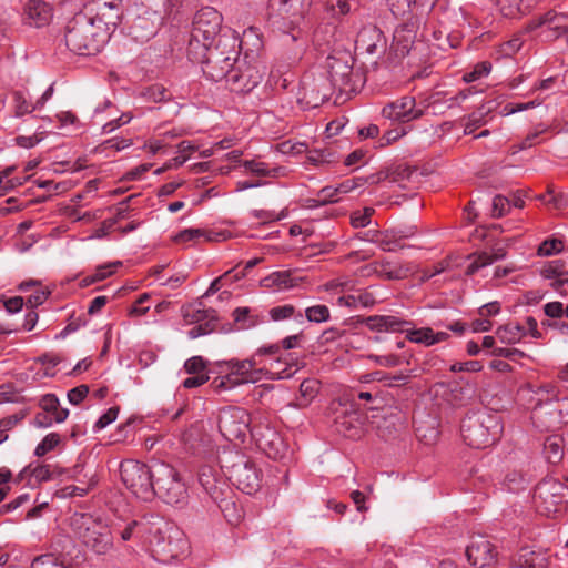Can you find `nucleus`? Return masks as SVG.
Wrapping results in <instances>:
<instances>
[{
    "instance_id": "obj_27",
    "label": "nucleus",
    "mask_w": 568,
    "mask_h": 568,
    "mask_svg": "<svg viewBox=\"0 0 568 568\" xmlns=\"http://www.w3.org/2000/svg\"><path fill=\"white\" fill-rule=\"evenodd\" d=\"M327 72L329 75L331 84L334 88H339L342 90L349 82L352 67L348 64L347 61H343L334 57H328Z\"/></svg>"
},
{
    "instance_id": "obj_41",
    "label": "nucleus",
    "mask_w": 568,
    "mask_h": 568,
    "mask_svg": "<svg viewBox=\"0 0 568 568\" xmlns=\"http://www.w3.org/2000/svg\"><path fill=\"white\" fill-rule=\"evenodd\" d=\"M13 112L17 118H21L26 114L32 113L36 109V102L31 103L27 100V98L21 92L13 93Z\"/></svg>"
},
{
    "instance_id": "obj_60",
    "label": "nucleus",
    "mask_w": 568,
    "mask_h": 568,
    "mask_svg": "<svg viewBox=\"0 0 568 568\" xmlns=\"http://www.w3.org/2000/svg\"><path fill=\"white\" fill-rule=\"evenodd\" d=\"M523 45V41L520 38L516 37V38H513L510 39L509 41H506L504 42L501 45H500V54L503 57H511L514 55L516 52L519 51V49L521 48Z\"/></svg>"
},
{
    "instance_id": "obj_37",
    "label": "nucleus",
    "mask_w": 568,
    "mask_h": 568,
    "mask_svg": "<svg viewBox=\"0 0 568 568\" xmlns=\"http://www.w3.org/2000/svg\"><path fill=\"white\" fill-rule=\"evenodd\" d=\"M251 434L255 438L258 447H262L264 443L282 438V436L267 424L254 425L251 429Z\"/></svg>"
},
{
    "instance_id": "obj_17",
    "label": "nucleus",
    "mask_w": 568,
    "mask_h": 568,
    "mask_svg": "<svg viewBox=\"0 0 568 568\" xmlns=\"http://www.w3.org/2000/svg\"><path fill=\"white\" fill-rule=\"evenodd\" d=\"M420 20L410 17L402 22L394 31L393 45L397 55L405 57L408 54L414 43L419 37ZM420 37H423L420 34Z\"/></svg>"
},
{
    "instance_id": "obj_5",
    "label": "nucleus",
    "mask_w": 568,
    "mask_h": 568,
    "mask_svg": "<svg viewBox=\"0 0 568 568\" xmlns=\"http://www.w3.org/2000/svg\"><path fill=\"white\" fill-rule=\"evenodd\" d=\"M121 479L138 498L149 501L154 497L155 463L148 465L136 460H125L120 466Z\"/></svg>"
},
{
    "instance_id": "obj_29",
    "label": "nucleus",
    "mask_w": 568,
    "mask_h": 568,
    "mask_svg": "<svg viewBox=\"0 0 568 568\" xmlns=\"http://www.w3.org/2000/svg\"><path fill=\"white\" fill-rule=\"evenodd\" d=\"M230 493H225V495L221 496L219 500H214L225 519L233 526L240 524L243 518V509L241 506L233 500L232 497H229Z\"/></svg>"
},
{
    "instance_id": "obj_8",
    "label": "nucleus",
    "mask_w": 568,
    "mask_h": 568,
    "mask_svg": "<svg viewBox=\"0 0 568 568\" xmlns=\"http://www.w3.org/2000/svg\"><path fill=\"white\" fill-rule=\"evenodd\" d=\"M223 468L229 480L243 493L251 495L261 487V469L246 456L236 454L231 464Z\"/></svg>"
},
{
    "instance_id": "obj_18",
    "label": "nucleus",
    "mask_w": 568,
    "mask_h": 568,
    "mask_svg": "<svg viewBox=\"0 0 568 568\" xmlns=\"http://www.w3.org/2000/svg\"><path fill=\"white\" fill-rule=\"evenodd\" d=\"M258 364L260 361L256 359V355H252L243 361L231 359L226 362L229 368L227 379L232 381L233 385L255 383L260 379L261 369L256 368Z\"/></svg>"
},
{
    "instance_id": "obj_50",
    "label": "nucleus",
    "mask_w": 568,
    "mask_h": 568,
    "mask_svg": "<svg viewBox=\"0 0 568 568\" xmlns=\"http://www.w3.org/2000/svg\"><path fill=\"white\" fill-rule=\"evenodd\" d=\"M374 237L371 239L372 242H375L378 244V246L386 252H393L395 251V244L397 242V236L389 235L388 232L381 234L377 232H374Z\"/></svg>"
},
{
    "instance_id": "obj_7",
    "label": "nucleus",
    "mask_w": 568,
    "mask_h": 568,
    "mask_svg": "<svg viewBox=\"0 0 568 568\" xmlns=\"http://www.w3.org/2000/svg\"><path fill=\"white\" fill-rule=\"evenodd\" d=\"M311 4L312 0H271L272 8L277 11V14L274 17L277 18L275 23L285 33L283 39L284 45L300 40V31L293 34H287V32L293 31L300 26Z\"/></svg>"
},
{
    "instance_id": "obj_39",
    "label": "nucleus",
    "mask_w": 568,
    "mask_h": 568,
    "mask_svg": "<svg viewBox=\"0 0 568 568\" xmlns=\"http://www.w3.org/2000/svg\"><path fill=\"white\" fill-rule=\"evenodd\" d=\"M407 339L413 343L423 344L425 346L434 345V331L430 327L410 329L407 326Z\"/></svg>"
},
{
    "instance_id": "obj_55",
    "label": "nucleus",
    "mask_w": 568,
    "mask_h": 568,
    "mask_svg": "<svg viewBox=\"0 0 568 568\" xmlns=\"http://www.w3.org/2000/svg\"><path fill=\"white\" fill-rule=\"evenodd\" d=\"M510 202L503 195H496L493 200L491 215L494 217H500L507 213Z\"/></svg>"
},
{
    "instance_id": "obj_46",
    "label": "nucleus",
    "mask_w": 568,
    "mask_h": 568,
    "mask_svg": "<svg viewBox=\"0 0 568 568\" xmlns=\"http://www.w3.org/2000/svg\"><path fill=\"white\" fill-rule=\"evenodd\" d=\"M248 307H237L233 312L234 321L240 329H248L256 325V321L251 316Z\"/></svg>"
},
{
    "instance_id": "obj_48",
    "label": "nucleus",
    "mask_w": 568,
    "mask_h": 568,
    "mask_svg": "<svg viewBox=\"0 0 568 568\" xmlns=\"http://www.w3.org/2000/svg\"><path fill=\"white\" fill-rule=\"evenodd\" d=\"M31 568H71V567L59 561L58 558L54 557V555L47 554V555L37 557L33 560Z\"/></svg>"
},
{
    "instance_id": "obj_33",
    "label": "nucleus",
    "mask_w": 568,
    "mask_h": 568,
    "mask_svg": "<svg viewBox=\"0 0 568 568\" xmlns=\"http://www.w3.org/2000/svg\"><path fill=\"white\" fill-rule=\"evenodd\" d=\"M40 406L45 413L53 416L55 423H62L69 416V410L60 407V402L53 394L42 396L40 399Z\"/></svg>"
},
{
    "instance_id": "obj_59",
    "label": "nucleus",
    "mask_w": 568,
    "mask_h": 568,
    "mask_svg": "<svg viewBox=\"0 0 568 568\" xmlns=\"http://www.w3.org/2000/svg\"><path fill=\"white\" fill-rule=\"evenodd\" d=\"M333 37H334L333 28L329 26H325L323 28L316 29V31L314 33V42L317 45L329 44Z\"/></svg>"
},
{
    "instance_id": "obj_34",
    "label": "nucleus",
    "mask_w": 568,
    "mask_h": 568,
    "mask_svg": "<svg viewBox=\"0 0 568 568\" xmlns=\"http://www.w3.org/2000/svg\"><path fill=\"white\" fill-rule=\"evenodd\" d=\"M503 16L515 18L532 7V0H496Z\"/></svg>"
},
{
    "instance_id": "obj_31",
    "label": "nucleus",
    "mask_w": 568,
    "mask_h": 568,
    "mask_svg": "<svg viewBox=\"0 0 568 568\" xmlns=\"http://www.w3.org/2000/svg\"><path fill=\"white\" fill-rule=\"evenodd\" d=\"M496 336L504 344H517L526 336V327L518 323H508L497 328Z\"/></svg>"
},
{
    "instance_id": "obj_43",
    "label": "nucleus",
    "mask_w": 568,
    "mask_h": 568,
    "mask_svg": "<svg viewBox=\"0 0 568 568\" xmlns=\"http://www.w3.org/2000/svg\"><path fill=\"white\" fill-rule=\"evenodd\" d=\"M469 258H473V262L467 266V275H473L481 267L494 263V258H491L490 254L487 252L474 253L469 255Z\"/></svg>"
},
{
    "instance_id": "obj_63",
    "label": "nucleus",
    "mask_w": 568,
    "mask_h": 568,
    "mask_svg": "<svg viewBox=\"0 0 568 568\" xmlns=\"http://www.w3.org/2000/svg\"><path fill=\"white\" fill-rule=\"evenodd\" d=\"M308 161L315 165L320 163H329L333 159V153L328 150H315L310 152L307 156Z\"/></svg>"
},
{
    "instance_id": "obj_45",
    "label": "nucleus",
    "mask_w": 568,
    "mask_h": 568,
    "mask_svg": "<svg viewBox=\"0 0 568 568\" xmlns=\"http://www.w3.org/2000/svg\"><path fill=\"white\" fill-rule=\"evenodd\" d=\"M490 71L491 64L489 62H478L470 71L464 73L463 80L466 83H470L488 75Z\"/></svg>"
},
{
    "instance_id": "obj_44",
    "label": "nucleus",
    "mask_w": 568,
    "mask_h": 568,
    "mask_svg": "<svg viewBox=\"0 0 568 568\" xmlns=\"http://www.w3.org/2000/svg\"><path fill=\"white\" fill-rule=\"evenodd\" d=\"M305 317L310 322L323 323L329 320L331 312L326 305H313L305 310Z\"/></svg>"
},
{
    "instance_id": "obj_28",
    "label": "nucleus",
    "mask_w": 568,
    "mask_h": 568,
    "mask_svg": "<svg viewBox=\"0 0 568 568\" xmlns=\"http://www.w3.org/2000/svg\"><path fill=\"white\" fill-rule=\"evenodd\" d=\"M200 237H205L206 241H221L225 240V233H206L200 229H185L178 234H175L172 239L176 244H186L189 242H196Z\"/></svg>"
},
{
    "instance_id": "obj_26",
    "label": "nucleus",
    "mask_w": 568,
    "mask_h": 568,
    "mask_svg": "<svg viewBox=\"0 0 568 568\" xmlns=\"http://www.w3.org/2000/svg\"><path fill=\"white\" fill-rule=\"evenodd\" d=\"M382 31L375 24H363L357 32L355 48L373 54L376 52L377 44L382 41Z\"/></svg>"
},
{
    "instance_id": "obj_22",
    "label": "nucleus",
    "mask_w": 568,
    "mask_h": 568,
    "mask_svg": "<svg viewBox=\"0 0 568 568\" xmlns=\"http://www.w3.org/2000/svg\"><path fill=\"white\" fill-rule=\"evenodd\" d=\"M383 115L390 120L407 122L420 115V111L415 110V99L404 97L383 108Z\"/></svg>"
},
{
    "instance_id": "obj_47",
    "label": "nucleus",
    "mask_w": 568,
    "mask_h": 568,
    "mask_svg": "<svg viewBox=\"0 0 568 568\" xmlns=\"http://www.w3.org/2000/svg\"><path fill=\"white\" fill-rule=\"evenodd\" d=\"M61 442V437L57 433L48 434L36 448L37 456H44L53 450Z\"/></svg>"
},
{
    "instance_id": "obj_53",
    "label": "nucleus",
    "mask_w": 568,
    "mask_h": 568,
    "mask_svg": "<svg viewBox=\"0 0 568 568\" xmlns=\"http://www.w3.org/2000/svg\"><path fill=\"white\" fill-rule=\"evenodd\" d=\"M184 369L187 374H207L206 362L202 356H193L184 363Z\"/></svg>"
},
{
    "instance_id": "obj_49",
    "label": "nucleus",
    "mask_w": 568,
    "mask_h": 568,
    "mask_svg": "<svg viewBox=\"0 0 568 568\" xmlns=\"http://www.w3.org/2000/svg\"><path fill=\"white\" fill-rule=\"evenodd\" d=\"M564 248V244L558 239L545 240L538 247L537 254L539 256H551L560 253Z\"/></svg>"
},
{
    "instance_id": "obj_19",
    "label": "nucleus",
    "mask_w": 568,
    "mask_h": 568,
    "mask_svg": "<svg viewBox=\"0 0 568 568\" xmlns=\"http://www.w3.org/2000/svg\"><path fill=\"white\" fill-rule=\"evenodd\" d=\"M225 81L231 91L248 92L261 81L258 71L250 65H235Z\"/></svg>"
},
{
    "instance_id": "obj_36",
    "label": "nucleus",
    "mask_w": 568,
    "mask_h": 568,
    "mask_svg": "<svg viewBox=\"0 0 568 568\" xmlns=\"http://www.w3.org/2000/svg\"><path fill=\"white\" fill-rule=\"evenodd\" d=\"M320 390V382L316 379H304L300 385L301 398L298 407H306L317 395Z\"/></svg>"
},
{
    "instance_id": "obj_13",
    "label": "nucleus",
    "mask_w": 568,
    "mask_h": 568,
    "mask_svg": "<svg viewBox=\"0 0 568 568\" xmlns=\"http://www.w3.org/2000/svg\"><path fill=\"white\" fill-rule=\"evenodd\" d=\"M98 27H104L111 32L120 23L123 9L121 0H90L81 12Z\"/></svg>"
},
{
    "instance_id": "obj_61",
    "label": "nucleus",
    "mask_w": 568,
    "mask_h": 568,
    "mask_svg": "<svg viewBox=\"0 0 568 568\" xmlns=\"http://www.w3.org/2000/svg\"><path fill=\"white\" fill-rule=\"evenodd\" d=\"M98 480L94 475L90 476L89 483L85 485L69 486V495L71 496H85L95 485Z\"/></svg>"
},
{
    "instance_id": "obj_52",
    "label": "nucleus",
    "mask_w": 568,
    "mask_h": 568,
    "mask_svg": "<svg viewBox=\"0 0 568 568\" xmlns=\"http://www.w3.org/2000/svg\"><path fill=\"white\" fill-rule=\"evenodd\" d=\"M295 313V307L291 304L280 305L272 307L268 311L272 321L278 322L292 317Z\"/></svg>"
},
{
    "instance_id": "obj_57",
    "label": "nucleus",
    "mask_w": 568,
    "mask_h": 568,
    "mask_svg": "<svg viewBox=\"0 0 568 568\" xmlns=\"http://www.w3.org/2000/svg\"><path fill=\"white\" fill-rule=\"evenodd\" d=\"M119 414L118 407H111L109 408L94 424L95 430H101L105 428L108 425L113 423Z\"/></svg>"
},
{
    "instance_id": "obj_38",
    "label": "nucleus",
    "mask_w": 568,
    "mask_h": 568,
    "mask_svg": "<svg viewBox=\"0 0 568 568\" xmlns=\"http://www.w3.org/2000/svg\"><path fill=\"white\" fill-rule=\"evenodd\" d=\"M491 111V108L481 105L476 112L468 116V120L464 128L465 134H471L476 129L486 124L485 116Z\"/></svg>"
},
{
    "instance_id": "obj_24",
    "label": "nucleus",
    "mask_w": 568,
    "mask_h": 568,
    "mask_svg": "<svg viewBox=\"0 0 568 568\" xmlns=\"http://www.w3.org/2000/svg\"><path fill=\"white\" fill-rule=\"evenodd\" d=\"M199 481L213 500H219L225 493H231L225 481L217 477V470L211 466L201 468Z\"/></svg>"
},
{
    "instance_id": "obj_58",
    "label": "nucleus",
    "mask_w": 568,
    "mask_h": 568,
    "mask_svg": "<svg viewBox=\"0 0 568 568\" xmlns=\"http://www.w3.org/2000/svg\"><path fill=\"white\" fill-rule=\"evenodd\" d=\"M413 173H415V170L409 166H397L393 171H389L388 181L393 183H400L406 179L408 180Z\"/></svg>"
},
{
    "instance_id": "obj_42",
    "label": "nucleus",
    "mask_w": 568,
    "mask_h": 568,
    "mask_svg": "<svg viewBox=\"0 0 568 568\" xmlns=\"http://www.w3.org/2000/svg\"><path fill=\"white\" fill-rule=\"evenodd\" d=\"M565 263L560 260L551 261L546 263L541 270L540 274L545 278H552L556 281L557 278H564V276L568 275V271L564 270Z\"/></svg>"
},
{
    "instance_id": "obj_30",
    "label": "nucleus",
    "mask_w": 568,
    "mask_h": 568,
    "mask_svg": "<svg viewBox=\"0 0 568 568\" xmlns=\"http://www.w3.org/2000/svg\"><path fill=\"white\" fill-rule=\"evenodd\" d=\"M296 280L292 276L291 271L274 272L262 280V286L273 290H287L296 286Z\"/></svg>"
},
{
    "instance_id": "obj_54",
    "label": "nucleus",
    "mask_w": 568,
    "mask_h": 568,
    "mask_svg": "<svg viewBox=\"0 0 568 568\" xmlns=\"http://www.w3.org/2000/svg\"><path fill=\"white\" fill-rule=\"evenodd\" d=\"M374 213L372 207H365L363 211L354 212L351 216L352 225L356 229L365 227L371 223V217Z\"/></svg>"
},
{
    "instance_id": "obj_64",
    "label": "nucleus",
    "mask_w": 568,
    "mask_h": 568,
    "mask_svg": "<svg viewBox=\"0 0 568 568\" xmlns=\"http://www.w3.org/2000/svg\"><path fill=\"white\" fill-rule=\"evenodd\" d=\"M327 11L331 12L333 18L345 16L351 12V4L348 0H336V3L327 6Z\"/></svg>"
},
{
    "instance_id": "obj_4",
    "label": "nucleus",
    "mask_w": 568,
    "mask_h": 568,
    "mask_svg": "<svg viewBox=\"0 0 568 568\" xmlns=\"http://www.w3.org/2000/svg\"><path fill=\"white\" fill-rule=\"evenodd\" d=\"M222 22V14L212 7H205L197 11L192 23L187 57H202L205 47L214 43L215 37L221 31Z\"/></svg>"
},
{
    "instance_id": "obj_9",
    "label": "nucleus",
    "mask_w": 568,
    "mask_h": 568,
    "mask_svg": "<svg viewBox=\"0 0 568 568\" xmlns=\"http://www.w3.org/2000/svg\"><path fill=\"white\" fill-rule=\"evenodd\" d=\"M534 498L538 510L550 516L568 506V487L555 478H546L535 488Z\"/></svg>"
},
{
    "instance_id": "obj_12",
    "label": "nucleus",
    "mask_w": 568,
    "mask_h": 568,
    "mask_svg": "<svg viewBox=\"0 0 568 568\" xmlns=\"http://www.w3.org/2000/svg\"><path fill=\"white\" fill-rule=\"evenodd\" d=\"M79 528L82 542L97 555H104L113 547L111 530L101 520L82 515Z\"/></svg>"
},
{
    "instance_id": "obj_56",
    "label": "nucleus",
    "mask_w": 568,
    "mask_h": 568,
    "mask_svg": "<svg viewBox=\"0 0 568 568\" xmlns=\"http://www.w3.org/2000/svg\"><path fill=\"white\" fill-rule=\"evenodd\" d=\"M280 151L284 154H302L307 151L305 142L285 141L280 144Z\"/></svg>"
},
{
    "instance_id": "obj_20",
    "label": "nucleus",
    "mask_w": 568,
    "mask_h": 568,
    "mask_svg": "<svg viewBox=\"0 0 568 568\" xmlns=\"http://www.w3.org/2000/svg\"><path fill=\"white\" fill-rule=\"evenodd\" d=\"M369 273L389 281H398L414 273L415 267L410 263H393L387 260L375 261L365 267Z\"/></svg>"
},
{
    "instance_id": "obj_21",
    "label": "nucleus",
    "mask_w": 568,
    "mask_h": 568,
    "mask_svg": "<svg viewBox=\"0 0 568 568\" xmlns=\"http://www.w3.org/2000/svg\"><path fill=\"white\" fill-rule=\"evenodd\" d=\"M53 10L44 0H28L24 6V22L34 28H42L51 21Z\"/></svg>"
},
{
    "instance_id": "obj_25",
    "label": "nucleus",
    "mask_w": 568,
    "mask_h": 568,
    "mask_svg": "<svg viewBox=\"0 0 568 568\" xmlns=\"http://www.w3.org/2000/svg\"><path fill=\"white\" fill-rule=\"evenodd\" d=\"M365 325L375 332H400L407 331L409 322L400 320L392 315H374L368 316L365 321Z\"/></svg>"
},
{
    "instance_id": "obj_3",
    "label": "nucleus",
    "mask_w": 568,
    "mask_h": 568,
    "mask_svg": "<svg viewBox=\"0 0 568 568\" xmlns=\"http://www.w3.org/2000/svg\"><path fill=\"white\" fill-rule=\"evenodd\" d=\"M460 432L464 442L474 448H486L495 444L503 433L501 419L495 413H476L463 419Z\"/></svg>"
},
{
    "instance_id": "obj_51",
    "label": "nucleus",
    "mask_w": 568,
    "mask_h": 568,
    "mask_svg": "<svg viewBox=\"0 0 568 568\" xmlns=\"http://www.w3.org/2000/svg\"><path fill=\"white\" fill-rule=\"evenodd\" d=\"M122 265V262L115 261L110 262L103 265H99L95 267L93 275V281L100 282L111 276L118 267Z\"/></svg>"
},
{
    "instance_id": "obj_15",
    "label": "nucleus",
    "mask_w": 568,
    "mask_h": 568,
    "mask_svg": "<svg viewBox=\"0 0 568 568\" xmlns=\"http://www.w3.org/2000/svg\"><path fill=\"white\" fill-rule=\"evenodd\" d=\"M179 0H163V11L145 10L143 14H139L131 26V33L136 40L148 41L153 37L163 20V12H169L178 4Z\"/></svg>"
},
{
    "instance_id": "obj_23",
    "label": "nucleus",
    "mask_w": 568,
    "mask_h": 568,
    "mask_svg": "<svg viewBox=\"0 0 568 568\" xmlns=\"http://www.w3.org/2000/svg\"><path fill=\"white\" fill-rule=\"evenodd\" d=\"M183 317L187 323H199L202 321H207L204 325H196L189 331V337L194 339L207 334L213 329V327H210V321L215 320V312L213 310H195L192 307H184Z\"/></svg>"
},
{
    "instance_id": "obj_14",
    "label": "nucleus",
    "mask_w": 568,
    "mask_h": 568,
    "mask_svg": "<svg viewBox=\"0 0 568 568\" xmlns=\"http://www.w3.org/2000/svg\"><path fill=\"white\" fill-rule=\"evenodd\" d=\"M331 410L337 433L346 437L359 435L362 426L361 416L352 403L342 399L333 402Z\"/></svg>"
},
{
    "instance_id": "obj_1",
    "label": "nucleus",
    "mask_w": 568,
    "mask_h": 568,
    "mask_svg": "<svg viewBox=\"0 0 568 568\" xmlns=\"http://www.w3.org/2000/svg\"><path fill=\"white\" fill-rule=\"evenodd\" d=\"M235 37L222 36L216 44L205 47L200 58L189 57L193 62L202 65L203 74L212 81H221L234 69L239 58Z\"/></svg>"
},
{
    "instance_id": "obj_35",
    "label": "nucleus",
    "mask_w": 568,
    "mask_h": 568,
    "mask_svg": "<svg viewBox=\"0 0 568 568\" xmlns=\"http://www.w3.org/2000/svg\"><path fill=\"white\" fill-rule=\"evenodd\" d=\"M333 85L325 79H318L314 82L313 87L308 90L310 101L314 106L327 101L331 97Z\"/></svg>"
},
{
    "instance_id": "obj_2",
    "label": "nucleus",
    "mask_w": 568,
    "mask_h": 568,
    "mask_svg": "<svg viewBox=\"0 0 568 568\" xmlns=\"http://www.w3.org/2000/svg\"><path fill=\"white\" fill-rule=\"evenodd\" d=\"M109 38V32H105L104 27H98L82 13H78L69 21L64 36L70 51L80 55H92L100 52Z\"/></svg>"
},
{
    "instance_id": "obj_10",
    "label": "nucleus",
    "mask_w": 568,
    "mask_h": 568,
    "mask_svg": "<svg viewBox=\"0 0 568 568\" xmlns=\"http://www.w3.org/2000/svg\"><path fill=\"white\" fill-rule=\"evenodd\" d=\"M151 544L155 559L164 564L179 559L187 549L183 534L169 525L158 529Z\"/></svg>"
},
{
    "instance_id": "obj_6",
    "label": "nucleus",
    "mask_w": 568,
    "mask_h": 568,
    "mask_svg": "<svg viewBox=\"0 0 568 568\" xmlns=\"http://www.w3.org/2000/svg\"><path fill=\"white\" fill-rule=\"evenodd\" d=\"M154 496L168 505L183 506L187 500V489L180 474L170 465L155 463Z\"/></svg>"
},
{
    "instance_id": "obj_32",
    "label": "nucleus",
    "mask_w": 568,
    "mask_h": 568,
    "mask_svg": "<svg viewBox=\"0 0 568 568\" xmlns=\"http://www.w3.org/2000/svg\"><path fill=\"white\" fill-rule=\"evenodd\" d=\"M242 165L256 176L278 178L285 174L284 168H270L268 164L257 160H246L242 162Z\"/></svg>"
},
{
    "instance_id": "obj_40",
    "label": "nucleus",
    "mask_w": 568,
    "mask_h": 568,
    "mask_svg": "<svg viewBox=\"0 0 568 568\" xmlns=\"http://www.w3.org/2000/svg\"><path fill=\"white\" fill-rule=\"evenodd\" d=\"M270 458L273 459H282L285 457L287 453V445L283 438L277 440L273 439L272 442L264 443L262 447H260Z\"/></svg>"
},
{
    "instance_id": "obj_16",
    "label": "nucleus",
    "mask_w": 568,
    "mask_h": 568,
    "mask_svg": "<svg viewBox=\"0 0 568 568\" xmlns=\"http://www.w3.org/2000/svg\"><path fill=\"white\" fill-rule=\"evenodd\" d=\"M466 557L475 568H493L497 562L495 546L481 536L471 538Z\"/></svg>"
},
{
    "instance_id": "obj_62",
    "label": "nucleus",
    "mask_w": 568,
    "mask_h": 568,
    "mask_svg": "<svg viewBox=\"0 0 568 568\" xmlns=\"http://www.w3.org/2000/svg\"><path fill=\"white\" fill-rule=\"evenodd\" d=\"M493 355L498 357L509 358L511 361H516L517 358L525 357L526 354L518 348H506V347H495L491 352Z\"/></svg>"
},
{
    "instance_id": "obj_11",
    "label": "nucleus",
    "mask_w": 568,
    "mask_h": 568,
    "mask_svg": "<svg viewBox=\"0 0 568 568\" xmlns=\"http://www.w3.org/2000/svg\"><path fill=\"white\" fill-rule=\"evenodd\" d=\"M251 416L248 412L237 406H226L219 410L217 426L222 436L232 440H243L251 432Z\"/></svg>"
}]
</instances>
